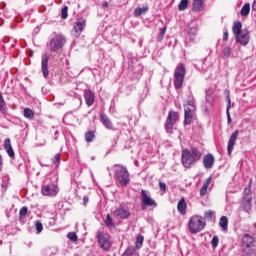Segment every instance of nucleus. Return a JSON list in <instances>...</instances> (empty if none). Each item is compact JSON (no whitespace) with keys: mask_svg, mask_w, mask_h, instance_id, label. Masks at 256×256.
<instances>
[{"mask_svg":"<svg viewBox=\"0 0 256 256\" xmlns=\"http://www.w3.org/2000/svg\"><path fill=\"white\" fill-rule=\"evenodd\" d=\"M201 159V152L196 147H192L191 150L185 148L182 150L181 161L185 169H191L197 161Z\"/></svg>","mask_w":256,"mask_h":256,"instance_id":"obj_1","label":"nucleus"},{"mask_svg":"<svg viewBox=\"0 0 256 256\" xmlns=\"http://www.w3.org/2000/svg\"><path fill=\"white\" fill-rule=\"evenodd\" d=\"M206 226L207 223L199 215H193L192 217H190L188 222V229L192 235H197V233H201V231H203Z\"/></svg>","mask_w":256,"mask_h":256,"instance_id":"obj_2","label":"nucleus"},{"mask_svg":"<svg viewBox=\"0 0 256 256\" xmlns=\"http://www.w3.org/2000/svg\"><path fill=\"white\" fill-rule=\"evenodd\" d=\"M251 185H253V179H250L248 187L244 189L242 197L241 209H243V211H245L246 213H249V211H251L253 207V195L251 194Z\"/></svg>","mask_w":256,"mask_h":256,"instance_id":"obj_3","label":"nucleus"},{"mask_svg":"<svg viewBox=\"0 0 256 256\" xmlns=\"http://www.w3.org/2000/svg\"><path fill=\"white\" fill-rule=\"evenodd\" d=\"M185 65L179 64L174 71V87L175 89H181L185 81Z\"/></svg>","mask_w":256,"mask_h":256,"instance_id":"obj_4","label":"nucleus"},{"mask_svg":"<svg viewBox=\"0 0 256 256\" xmlns=\"http://www.w3.org/2000/svg\"><path fill=\"white\" fill-rule=\"evenodd\" d=\"M115 177L122 187H127V185H129L130 179L127 168L121 165H116Z\"/></svg>","mask_w":256,"mask_h":256,"instance_id":"obj_5","label":"nucleus"},{"mask_svg":"<svg viewBox=\"0 0 256 256\" xmlns=\"http://www.w3.org/2000/svg\"><path fill=\"white\" fill-rule=\"evenodd\" d=\"M96 239L100 249H103V251H109L111 249L113 244L111 243V235L109 233L98 231Z\"/></svg>","mask_w":256,"mask_h":256,"instance_id":"obj_6","label":"nucleus"},{"mask_svg":"<svg viewBox=\"0 0 256 256\" xmlns=\"http://www.w3.org/2000/svg\"><path fill=\"white\" fill-rule=\"evenodd\" d=\"M63 45H65V38L62 35H56L51 39L50 51L52 53H57L59 49H63Z\"/></svg>","mask_w":256,"mask_h":256,"instance_id":"obj_7","label":"nucleus"},{"mask_svg":"<svg viewBox=\"0 0 256 256\" xmlns=\"http://www.w3.org/2000/svg\"><path fill=\"white\" fill-rule=\"evenodd\" d=\"M179 119V113L175 111H170L168 113V117L166 119L165 123V129L167 133H171L173 131V127L175 123H177V120Z\"/></svg>","mask_w":256,"mask_h":256,"instance_id":"obj_8","label":"nucleus"},{"mask_svg":"<svg viewBox=\"0 0 256 256\" xmlns=\"http://www.w3.org/2000/svg\"><path fill=\"white\" fill-rule=\"evenodd\" d=\"M195 111H197V108L184 107V125H191V123H193V118L195 117Z\"/></svg>","mask_w":256,"mask_h":256,"instance_id":"obj_9","label":"nucleus"},{"mask_svg":"<svg viewBox=\"0 0 256 256\" xmlns=\"http://www.w3.org/2000/svg\"><path fill=\"white\" fill-rule=\"evenodd\" d=\"M113 215L117 219H128V217L131 215V212H129V208L120 206L113 211Z\"/></svg>","mask_w":256,"mask_h":256,"instance_id":"obj_10","label":"nucleus"},{"mask_svg":"<svg viewBox=\"0 0 256 256\" xmlns=\"http://www.w3.org/2000/svg\"><path fill=\"white\" fill-rule=\"evenodd\" d=\"M41 194L45 197H55L57 195V186L51 185H43L41 188Z\"/></svg>","mask_w":256,"mask_h":256,"instance_id":"obj_11","label":"nucleus"},{"mask_svg":"<svg viewBox=\"0 0 256 256\" xmlns=\"http://www.w3.org/2000/svg\"><path fill=\"white\" fill-rule=\"evenodd\" d=\"M141 201L142 205L145 207H157V202H155L153 198L149 197L145 190H141Z\"/></svg>","mask_w":256,"mask_h":256,"instance_id":"obj_12","label":"nucleus"},{"mask_svg":"<svg viewBox=\"0 0 256 256\" xmlns=\"http://www.w3.org/2000/svg\"><path fill=\"white\" fill-rule=\"evenodd\" d=\"M237 137H239V130H235L230 138H229V141H228V145H227V152H228V155H231V153H233V149L235 147V143L237 141Z\"/></svg>","mask_w":256,"mask_h":256,"instance_id":"obj_13","label":"nucleus"},{"mask_svg":"<svg viewBox=\"0 0 256 256\" xmlns=\"http://www.w3.org/2000/svg\"><path fill=\"white\" fill-rule=\"evenodd\" d=\"M41 65H42L43 77L45 78L49 77V54L48 53H45L44 55H42Z\"/></svg>","mask_w":256,"mask_h":256,"instance_id":"obj_14","label":"nucleus"},{"mask_svg":"<svg viewBox=\"0 0 256 256\" xmlns=\"http://www.w3.org/2000/svg\"><path fill=\"white\" fill-rule=\"evenodd\" d=\"M236 43H240L243 47L249 44V31L243 30L240 34L236 35Z\"/></svg>","mask_w":256,"mask_h":256,"instance_id":"obj_15","label":"nucleus"},{"mask_svg":"<svg viewBox=\"0 0 256 256\" xmlns=\"http://www.w3.org/2000/svg\"><path fill=\"white\" fill-rule=\"evenodd\" d=\"M83 27H85V19L78 18L73 27L76 37H79L83 33Z\"/></svg>","mask_w":256,"mask_h":256,"instance_id":"obj_16","label":"nucleus"},{"mask_svg":"<svg viewBox=\"0 0 256 256\" xmlns=\"http://www.w3.org/2000/svg\"><path fill=\"white\" fill-rule=\"evenodd\" d=\"M85 103L88 107H91L95 103V93L91 89L85 90L84 92Z\"/></svg>","mask_w":256,"mask_h":256,"instance_id":"obj_17","label":"nucleus"},{"mask_svg":"<svg viewBox=\"0 0 256 256\" xmlns=\"http://www.w3.org/2000/svg\"><path fill=\"white\" fill-rule=\"evenodd\" d=\"M203 165L205 169H213V165H215V157L213 154H207L203 158Z\"/></svg>","mask_w":256,"mask_h":256,"instance_id":"obj_18","label":"nucleus"},{"mask_svg":"<svg viewBox=\"0 0 256 256\" xmlns=\"http://www.w3.org/2000/svg\"><path fill=\"white\" fill-rule=\"evenodd\" d=\"M192 9L195 13H201V11H205V0H193Z\"/></svg>","mask_w":256,"mask_h":256,"instance_id":"obj_19","label":"nucleus"},{"mask_svg":"<svg viewBox=\"0 0 256 256\" xmlns=\"http://www.w3.org/2000/svg\"><path fill=\"white\" fill-rule=\"evenodd\" d=\"M4 149L11 158L15 157V151H13V146L11 145L10 138H6L4 140Z\"/></svg>","mask_w":256,"mask_h":256,"instance_id":"obj_20","label":"nucleus"},{"mask_svg":"<svg viewBox=\"0 0 256 256\" xmlns=\"http://www.w3.org/2000/svg\"><path fill=\"white\" fill-rule=\"evenodd\" d=\"M254 243H255V238H253L249 234H245L243 236L242 244H243L244 249H245V247H255V245H253Z\"/></svg>","mask_w":256,"mask_h":256,"instance_id":"obj_21","label":"nucleus"},{"mask_svg":"<svg viewBox=\"0 0 256 256\" xmlns=\"http://www.w3.org/2000/svg\"><path fill=\"white\" fill-rule=\"evenodd\" d=\"M177 210L180 215H187V202H185V198H181L177 204Z\"/></svg>","mask_w":256,"mask_h":256,"instance_id":"obj_22","label":"nucleus"},{"mask_svg":"<svg viewBox=\"0 0 256 256\" xmlns=\"http://www.w3.org/2000/svg\"><path fill=\"white\" fill-rule=\"evenodd\" d=\"M100 120L106 129H113V122H111V119L105 113L100 114Z\"/></svg>","mask_w":256,"mask_h":256,"instance_id":"obj_23","label":"nucleus"},{"mask_svg":"<svg viewBox=\"0 0 256 256\" xmlns=\"http://www.w3.org/2000/svg\"><path fill=\"white\" fill-rule=\"evenodd\" d=\"M212 179H213V177L210 176L205 180L204 184L202 185V187L200 189V197H205V195H207V189H209V185H211Z\"/></svg>","mask_w":256,"mask_h":256,"instance_id":"obj_24","label":"nucleus"},{"mask_svg":"<svg viewBox=\"0 0 256 256\" xmlns=\"http://www.w3.org/2000/svg\"><path fill=\"white\" fill-rule=\"evenodd\" d=\"M232 31H233L235 37H237V35L243 33V24H241L240 21L234 22Z\"/></svg>","mask_w":256,"mask_h":256,"instance_id":"obj_25","label":"nucleus"},{"mask_svg":"<svg viewBox=\"0 0 256 256\" xmlns=\"http://www.w3.org/2000/svg\"><path fill=\"white\" fill-rule=\"evenodd\" d=\"M219 225L222 231H229V218H227V216H222L220 218Z\"/></svg>","mask_w":256,"mask_h":256,"instance_id":"obj_26","label":"nucleus"},{"mask_svg":"<svg viewBox=\"0 0 256 256\" xmlns=\"http://www.w3.org/2000/svg\"><path fill=\"white\" fill-rule=\"evenodd\" d=\"M147 11H149L148 5H145L143 7H138V8H135L134 15L135 17H141V15H143L144 13H147Z\"/></svg>","mask_w":256,"mask_h":256,"instance_id":"obj_27","label":"nucleus"},{"mask_svg":"<svg viewBox=\"0 0 256 256\" xmlns=\"http://www.w3.org/2000/svg\"><path fill=\"white\" fill-rule=\"evenodd\" d=\"M243 256H256L255 246L243 248Z\"/></svg>","mask_w":256,"mask_h":256,"instance_id":"obj_28","label":"nucleus"},{"mask_svg":"<svg viewBox=\"0 0 256 256\" xmlns=\"http://www.w3.org/2000/svg\"><path fill=\"white\" fill-rule=\"evenodd\" d=\"M122 256H139V253H137V249H135V247L130 246L124 251Z\"/></svg>","mask_w":256,"mask_h":256,"instance_id":"obj_29","label":"nucleus"},{"mask_svg":"<svg viewBox=\"0 0 256 256\" xmlns=\"http://www.w3.org/2000/svg\"><path fill=\"white\" fill-rule=\"evenodd\" d=\"M85 141L86 143H93L95 141V131L90 130L85 133Z\"/></svg>","mask_w":256,"mask_h":256,"instance_id":"obj_30","label":"nucleus"},{"mask_svg":"<svg viewBox=\"0 0 256 256\" xmlns=\"http://www.w3.org/2000/svg\"><path fill=\"white\" fill-rule=\"evenodd\" d=\"M24 117L25 119L33 120L35 119V112H33L30 108L24 109Z\"/></svg>","mask_w":256,"mask_h":256,"instance_id":"obj_31","label":"nucleus"},{"mask_svg":"<svg viewBox=\"0 0 256 256\" xmlns=\"http://www.w3.org/2000/svg\"><path fill=\"white\" fill-rule=\"evenodd\" d=\"M250 11H251V5L249 3L244 4V6L241 9L242 17H247Z\"/></svg>","mask_w":256,"mask_h":256,"instance_id":"obj_32","label":"nucleus"},{"mask_svg":"<svg viewBox=\"0 0 256 256\" xmlns=\"http://www.w3.org/2000/svg\"><path fill=\"white\" fill-rule=\"evenodd\" d=\"M104 223L109 227V229H113V227H115V222L113 221V218H111V214H107Z\"/></svg>","mask_w":256,"mask_h":256,"instance_id":"obj_33","label":"nucleus"},{"mask_svg":"<svg viewBox=\"0 0 256 256\" xmlns=\"http://www.w3.org/2000/svg\"><path fill=\"white\" fill-rule=\"evenodd\" d=\"M230 109H231V98L227 96L226 115H227L228 123H231V113L229 112Z\"/></svg>","mask_w":256,"mask_h":256,"instance_id":"obj_34","label":"nucleus"},{"mask_svg":"<svg viewBox=\"0 0 256 256\" xmlns=\"http://www.w3.org/2000/svg\"><path fill=\"white\" fill-rule=\"evenodd\" d=\"M143 241H145V238L143 237V235H138L136 237V243H135L136 249H141V247H143Z\"/></svg>","mask_w":256,"mask_h":256,"instance_id":"obj_35","label":"nucleus"},{"mask_svg":"<svg viewBox=\"0 0 256 256\" xmlns=\"http://www.w3.org/2000/svg\"><path fill=\"white\" fill-rule=\"evenodd\" d=\"M189 7V0H181L178 4L179 11H185Z\"/></svg>","mask_w":256,"mask_h":256,"instance_id":"obj_36","label":"nucleus"},{"mask_svg":"<svg viewBox=\"0 0 256 256\" xmlns=\"http://www.w3.org/2000/svg\"><path fill=\"white\" fill-rule=\"evenodd\" d=\"M29 209L27 208V206H23L20 211H19V219H23L27 216Z\"/></svg>","mask_w":256,"mask_h":256,"instance_id":"obj_37","label":"nucleus"},{"mask_svg":"<svg viewBox=\"0 0 256 256\" xmlns=\"http://www.w3.org/2000/svg\"><path fill=\"white\" fill-rule=\"evenodd\" d=\"M68 239H70V241H72L73 243H77L79 241V238L77 237V233L75 232H69L67 234Z\"/></svg>","mask_w":256,"mask_h":256,"instance_id":"obj_38","label":"nucleus"},{"mask_svg":"<svg viewBox=\"0 0 256 256\" xmlns=\"http://www.w3.org/2000/svg\"><path fill=\"white\" fill-rule=\"evenodd\" d=\"M166 31H167V27H163L160 29V32L158 34V41H163Z\"/></svg>","mask_w":256,"mask_h":256,"instance_id":"obj_39","label":"nucleus"},{"mask_svg":"<svg viewBox=\"0 0 256 256\" xmlns=\"http://www.w3.org/2000/svg\"><path fill=\"white\" fill-rule=\"evenodd\" d=\"M0 111L5 113V100L3 99V94L0 92Z\"/></svg>","mask_w":256,"mask_h":256,"instance_id":"obj_40","label":"nucleus"},{"mask_svg":"<svg viewBox=\"0 0 256 256\" xmlns=\"http://www.w3.org/2000/svg\"><path fill=\"white\" fill-rule=\"evenodd\" d=\"M67 11H69V7L64 6L61 10V18L62 19H67V17L69 16Z\"/></svg>","mask_w":256,"mask_h":256,"instance_id":"obj_41","label":"nucleus"},{"mask_svg":"<svg viewBox=\"0 0 256 256\" xmlns=\"http://www.w3.org/2000/svg\"><path fill=\"white\" fill-rule=\"evenodd\" d=\"M228 57H231V48L225 47L223 50V58L228 59Z\"/></svg>","mask_w":256,"mask_h":256,"instance_id":"obj_42","label":"nucleus"},{"mask_svg":"<svg viewBox=\"0 0 256 256\" xmlns=\"http://www.w3.org/2000/svg\"><path fill=\"white\" fill-rule=\"evenodd\" d=\"M204 219H207V221H213V211H206L204 213Z\"/></svg>","mask_w":256,"mask_h":256,"instance_id":"obj_43","label":"nucleus"},{"mask_svg":"<svg viewBox=\"0 0 256 256\" xmlns=\"http://www.w3.org/2000/svg\"><path fill=\"white\" fill-rule=\"evenodd\" d=\"M185 108L191 109V107H193L194 109H196L195 107V100L190 99L187 101V103L184 105Z\"/></svg>","mask_w":256,"mask_h":256,"instance_id":"obj_44","label":"nucleus"},{"mask_svg":"<svg viewBox=\"0 0 256 256\" xmlns=\"http://www.w3.org/2000/svg\"><path fill=\"white\" fill-rule=\"evenodd\" d=\"M35 227L37 233H41V231H43V224L41 223V221H36Z\"/></svg>","mask_w":256,"mask_h":256,"instance_id":"obj_45","label":"nucleus"},{"mask_svg":"<svg viewBox=\"0 0 256 256\" xmlns=\"http://www.w3.org/2000/svg\"><path fill=\"white\" fill-rule=\"evenodd\" d=\"M219 245V237L213 236L212 238V247L215 249Z\"/></svg>","mask_w":256,"mask_h":256,"instance_id":"obj_46","label":"nucleus"},{"mask_svg":"<svg viewBox=\"0 0 256 256\" xmlns=\"http://www.w3.org/2000/svg\"><path fill=\"white\" fill-rule=\"evenodd\" d=\"M52 163H61V155L60 154H56L53 159H52Z\"/></svg>","mask_w":256,"mask_h":256,"instance_id":"obj_47","label":"nucleus"},{"mask_svg":"<svg viewBox=\"0 0 256 256\" xmlns=\"http://www.w3.org/2000/svg\"><path fill=\"white\" fill-rule=\"evenodd\" d=\"M159 187L164 193L167 191V184H165V182H159Z\"/></svg>","mask_w":256,"mask_h":256,"instance_id":"obj_48","label":"nucleus"},{"mask_svg":"<svg viewBox=\"0 0 256 256\" xmlns=\"http://www.w3.org/2000/svg\"><path fill=\"white\" fill-rule=\"evenodd\" d=\"M223 41H229V32L227 30L223 33Z\"/></svg>","mask_w":256,"mask_h":256,"instance_id":"obj_49","label":"nucleus"},{"mask_svg":"<svg viewBox=\"0 0 256 256\" xmlns=\"http://www.w3.org/2000/svg\"><path fill=\"white\" fill-rule=\"evenodd\" d=\"M3 171V157L0 155V173Z\"/></svg>","mask_w":256,"mask_h":256,"instance_id":"obj_50","label":"nucleus"},{"mask_svg":"<svg viewBox=\"0 0 256 256\" xmlns=\"http://www.w3.org/2000/svg\"><path fill=\"white\" fill-rule=\"evenodd\" d=\"M83 203H84V205H87V203H89V197L84 196L83 197Z\"/></svg>","mask_w":256,"mask_h":256,"instance_id":"obj_51","label":"nucleus"},{"mask_svg":"<svg viewBox=\"0 0 256 256\" xmlns=\"http://www.w3.org/2000/svg\"><path fill=\"white\" fill-rule=\"evenodd\" d=\"M107 7H109V2H104L102 4V9H107Z\"/></svg>","mask_w":256,"mask_h":256,"instance_id":"obj_52","label":"nucleus"},{"mask_svg":"<svg viewBox=\"0 0 256 256\" xmlns=\"http://www.w3.org/2000/svg\"><path fill=\"white\" fill-rule=\"evenodd\" d=\"M252 9H253V11H256V0H254V2L252 4Z\"/></svg>","mask_w":256,"mask_h":256,"instance_id":"obj_53","label":"nucleus"}]
</instances>
